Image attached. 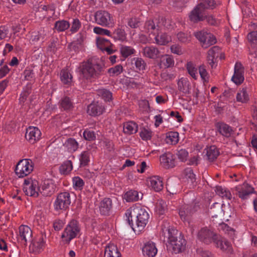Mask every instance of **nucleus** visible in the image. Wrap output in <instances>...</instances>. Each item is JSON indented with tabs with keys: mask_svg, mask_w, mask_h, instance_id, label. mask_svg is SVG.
Segmentation results:
<instances>
[{
	"mask_svg": "<svg viewBox=\"0 0 257 257\" xmlns=\"http://www.w3.org/2000/svg\"><path fill=\"white\" fill-rule=\"evenodd\" d=\"M126 220L134 231L141 232L148 222L150 216L147 209L140 204H135L125 212Z\"/></svg>",
	"mask_w": 257,
	"mask_h": 257,
	"instance_id": "f257e3e1",
	"label": "nucleus"
},
{
	"mask_svg": "<svg viewBox=\"0 0 257 257\" xmlns=\"http://www.w3.org/2000/svg\"><path fill=\"white\" fill-rule=\"evenodd\" d=\"M162 231L165 235L167 234L168 249L175 253L181 252L185 250L186 245V240L177 229L168 228L165 230L162 228Z\"/></svg>",
	"mask_w": 257,
	"mask_h": 257,
	"instance_id": "f03ea898",
	"label": "nucleus"
},
{
	"mask_svg": "<svg viewBox=\"0 0 257 257\" xmlns=\"http://www.w3.org/2000/svg\"><path fill=\"white\" fill-rule=\"evenodd\" d=\"M80 68L83 77L87 79L97 77L101 74L103 69L95 58H90L87 61L83 62Z\"/></svg>",
	"mask_w": 257,
	"mask_h": 257,
	"instance_id": "7ed1b4c3",
	"label": "nucleus"
},
{
	"mask_svg": "<svg viewBox=\"0 0 257 257\" xmlns=\"http://www.w3.org/2000/svg\"><path fill=\"white\" fill-rule=\"evenodd\" d=\"M80 228L78 222L75 220H71L64 229L61 235L64 243L69 244L70 241L79 234Z\"/></svg>",
	"mask_w": 257,
	"mask_h": 257,
	"instance_id": "20e7f679",
	"label": "nucleus"
},
{
	"mask_svg": "<svg viewBox=\"0 0 257 257\" xmlns=\"http://www.w3.org/2000/svg\"><path fill=\"white\" fill-rule=\"evenodd\" d=\"M95 23L104 27H111L113 26V20L112 15L107 11L99 10L94 14Z\"/></svg>",
	"mask_w": 257,
	"mask_h": 257,
	"instance_id": "39448f33",
	"label": "nucleus"
},
{
	"mask_svg": "<svg viewBox=\"0 0 257 257\" xmlns=\"http://www.w3.org/2000/svg\"><path fill=\"white\" fill-rule=\"evenodd\" d=\"M33 168V163L31 160L22 159L17 164L15 173L19 178H23L29 175L32 172Z\"/></svg>",
	"mask_w": 257,
	"mask_h": 257,
	"instance_id": "423d86ee",
	"label": "nucleus"
},
{
	"mask_svg": "<svg viewBox=\"0 0 257 257\" xmlns=\"http://www.w3.org/2000/svg\"><path fill=\"white\" fill-rule=\"evenodd\" d=\"M195 36L200 41L202 47L204 48L209 47L217 42L216 38L213 34L204 30L195 33Z\"/></svg>",
	"mask_w": 257,
	"mask_h": 257,
	"instance_id": "0eeeda50",
	"label": "nucleus"
},
{
	"mask_svg": "<svg viewBox=\"0 0 257 257\" xmlns=\"http://www.w3.org/2000/svg\"><path fill=\"white\" fill-rule=\"evenodd\" d=\"M23 191L27 196L37 197L39 196V191H40L38 182L36 180H33L31 179L25 180Z\"/></svg>",
	"mask_w": 257,
	"mask_h": 257,
	"instance_id": "6e6552de",
	"label": "nucleus"
},
{
	"mask_svg": "<svg viewBox=\"0 0 257 257\" xmlns=\"http://www.w3.org/2000/svg\"><path fill=\"white\" fill-rule=\"evenodd\" d=\"M71 203L70 195L68 192L59 193L54 202V208L56 210H65Z\"/></svg>",
	"mask_w": 257,
	"mask_h": 257,
	"instance_id": "1a4fd4ad",
	"label": "nucleus"
},
{
	"mask_svg": "<svg viewBox=\"0 0 257 257\" xmlns=\"http://www.w3.org/2000/svg\"><path fill=\"white\" fill-rule=\"evenodd\" d=\"M217 234L212 230L204 227L201 228L197 233V238L201 241L206 244H209L214 241V238Z\"/></svg>",
	"mask_w": 257,
	"mask_h": 257,
	"instance_id": "9d476101",
	"label": "nucleus"
},
{
	"mask_svg": "<svg viewBox=\"0 0 257 257\" xmlns=\"http://www.w3.org/2000/svg\"><path fill=\"white\" fill-rule=\"evenodd\" d=\"M202 7L203 5L198 4L191 11L189 16V20L191 22L196 23L205 19Z\"/></svg>",
	"mask_w": 257,
	"mask_h": 257,
	"instance_id": "9b49d317",
	"label": "nucleus"
},
{
	"mask_svg": "<svg viewBox=\"0 0 257 257\" xmlns=\"http://www.w3.org/2000/svg\"><path fill=\"white\" fill-rule=\"evenodd\" d=\"M19 234L18 237V240L26 244L28 241L32 240V231L27 225H21L19 228Z\"/></svg>",
	"mask_w": 257,
	"mask_h": 257,
	"instance_id": "f8f14e48",
	"label": "nucleus"
},
{
	"mask_svg": "<svg viewBox=\"0 0 257 257\" xmlns=\"http://www.w3.org/2000/svg\"><path fill=\"white\" fill-rule=\"evenodd\" d=\"M235 190L238 197L242 200L246 199L249 195L254 192V188L246 183L236 186Z\"/></svg>",
	"mask_w": 257,
	"mask_h": 257,
	"instance_id": "ddd939ff",
	"label": "nucleus"
},
{
	"mask_svg": "<svg viewBox=\"0 0 257 257\" xmlns=\"http://www.w3.org/2000/svg\"><path fill=\"white\" fill-rule=\"evenodd\" d=\"M214 243L217 248L222 251L229 254L233 253V250L230 243L226 239L219 236L218 235L214 238Z\"/></svg>",
	"mask_w": 257,
	"mask_h": 257,
	"instance_id": "4468645a",
	"label": "nucleus"
},
{
	"mask_svg": "<svg viewBox=\"0 0 257 257\" xmlns=\"http://www.w3.org/2000/svg\"><path fill=\"white\" fill-rule=\"evenodd\" d=\"M41 136V132L37 127L30 126L26 130V139L32 144L38 141L40 139Z\"/></svg>",
	"mask_w": 257,
	"mask_h": 257,
	"instance_id": "2eb2a0df",
	"label": "nucleus"
},
{
	"mask_svg": "<svg viewBox=\"0 0 257 257\" xmlns=\"http://www.w3.org/2000/svg\"><path fill=\"white\" fill-rule=\"evenodd\" d=\"M160 164L165 169H170L175 166V156L171 153H166L160 157Z\"/></svg>",
	"mask_w": 257,
	"mask_h": 257,
	"instance_id": "dca6fc26",
	"label": "nucleus"
},
{
	"mask_svg": "<svg viewBox=\"0 0 257 257\" xmlns=\"http://www.w3.org/2000/svg\"><path fill=\"white\" fill-rule=\"evenodd\" d=\"M220 48L215 46L210 48L208 51L207 60L208 64L212 68H215L217 64L216 59L219 57Z\"/></svg>",
	"mask_w": 257,
	"mask_h": 257,
	"instance_id": "f3484780",
	"label": "nucleus"
},
{
	"mask_svg": "<svg viewBox=\"0 0 257 257\" xmlns=\"http://www.w3.org/2000/svg\"><path fill=\"white\" fill-rule=\"evenodd\" d=\"M56 185L54 181L51 179H47L44 181L42 185L40 192L43 196H50L52 195L56 191Z\"/></svg>",
	"mask_w": 257,
	"mask_h": 257,
	"instance_id": "a211bd4d",
	"label": "nucleus"
},
{
	"mask_svg": "<svg viewBox=\"0 0 257 257\" xmlns=\"http://www.w3.org/2000/svg\"><path fill=\"white\" fill-rule=\"evenodd\" d=\"M104 109V106L98 101L92 102L87 107V112L91 116H96L101 114Z\"/></svg>",
	"mask_w": 257,
	"mask_h": 257,
	"instance_id": "6ab92c4d",
	"label": "nucleus"
},
{
	"mask_svg": "<svg viewBox=\"0 0 257 257\" xmlns=\"http://www.w3.org/2000/svg\"><path fill=\"white\" fill-rule=\"evenodd\" d=\"M142 251L144 255L148 257H154L156 255L158 250L155 243L149 241L144 244Z\"/></svg>",
	"mask_w": 257,
	"mask_h": 257,
	"instance_id": "aec40b11",
	"label": "nucleus"
},
{
	"mask_svg": "<svg viewBox=\"0 0 257 257\" xmlns=\"http://www.w3.org/2000/svg\"><path fill=\"white\" fill-rule=\"evenodd\" d=\"M144 56L152 59H155L159 57L160 53L159 50L153 46H146L142 50Z\"/></svg>",
	"mask_w": 257,
	"mask_h": 257,
	"instance_id": "412c9836",
	"label": "nucleus"
},
{
	"mask_svg": "<svg viewBox=\"0 0 257 257\" xmlns=\"http://www.w3.org/2000/svg\"><path fill=\"white\" fill-rule=\"evenodd\" d=\"M148 183L152 189L156 192L162 190L163 188L162 179L158 176L150 177L148 179Z\"/></svg>",
	"mask_w": 257,
	"mask_h": 257,
	"instance_id": "4be33fe9",
	"label": "nucleus"
},
{
	"mask_svg": "<svg viewBox=\"0 0 257 257\" xmlns=\"http://www.w3.org/2000/svg\"><path fill=\"white\" fill-rule=\"evenodd\" d=\"M178 89L183 94L190 93L191 85L189 80L186 78H181L177 82Z\"/></svg>",
	"mask_w": 257,
	"mask_h": 257,
	"instance_id": "5701e85b",
	"label": "nucleus"
},
{
	"mask_svg": "<svg viewBox=\"0 0 257 257\" xmlns=\"http://www.w3.org/2000/svg\"><path fill=\"white\" fill-rule=\"evenodd\" d=\"M174 60L172 55H163L160 58L159 66L160 68H168L174 66Z\"/></svg>",
	"mask_w": 257,
	"mask_h": 257,
	"instance_id": "b1692460",
	"label": "nucleus"
},
{
	"mask_svg": "<svg viewBox=\"0 0 257 257\" xmlns=\"http://www.w3.org/2000/svg\"><path fill=\"white\" fill-rule=\"evenodd\" d=\"M144 29L145 32L154 36L158 33L160 27L158 25H156L153 20H149L145 23Z\"/></svg>",
	"mask_w": 257,
	"mask_h": 257,
	"instance_id": "393cba45",
	"label": "nucleus"
},
{
	"mask_svg": "<svg viewBox=\"0 0 257 257\" xmlns=\"http://www.w3.org/2000/svg\"><path fill=\"white\" fill-rule=\"evenodd\" d=\"M104 257H121L116 245L109 244L105 247Z\"/></svg>",
	"mask_w": 257,
	"mask_h": 257,
	"instance_id": "a878e982",
	"label": "nucleus"
},
{
	"mask_svg": "<svg viewBox=\"0 0 257 257\" xmlns=\"http://www.w3.org/2000/svg\"><path fill=\"white\" fill-rule=\"evenodd\" d=\"M112 207V202L110 199L106 198L101 201L100 204L99 210L101 214L108 215Z\"/></svg>",
	"mask_w": 257,
	"mask_h": 257,
	"instance_id": "bb28decb",
	"label": "nucleus"
},
{
	"mask_svg": "<svg viewBox=\"0 0 257 257\" xmlns=\"http://www.w3.org/2000/svg\"><path fill=\"white\" fill-rule=\"evenodd\" d=\"M205 151L207 158L211 162L216 160L219 155V152L215 146H211L207 148Z\"/></svg>",
	"mask_w": 257,
	"mask_h": 257,
	"instance_id": "cd10ccee",
	"label": "nucleus"
},
{
	"mask_svg": "<svg viewBox=\"0 0 257 257\" xmlns=\"http://www.w3.org/2000/svg\"><path fill=\"white\" fill-rule=\"evenodd\" d=\"M155 36L156 43L160 45H165L171 41V38L165 33H161L159 31Z\"/></svg>",
	"mask_w": 257,
	"mask_h": 257,
	"instance_id": "c85d7f7f",
	"label": "nucleus"
},
{
	"mask_svg": "<svg viewBox=\"0 0 257 257\" xmlns=\"http://www.w3.org/2000/svg\"><path fill=\"white\" fill-rule=\"evenodd\" d=\"M218 130L221 135L226 138L229 137L233 132L231 127L228 124L224 123L218 124Z\"/></svg>",
	"mask_w": 257,
	"mask_h": 257,
	"instance_id": "c756f323",
	"label": "nucleus"
},
{
	"mask_svg": "<svg viewBox=\"0 0 257 257\" xmlns=\"http://www.w3.org/2000/svg\"><path fill=\"white\" fill-rule=\"evenodd\" d=\"M236 101L242 103H247L249 100V96L246 91V88H243L239 89L237 92L236 96Z\"/></svg>",
	"mask_w": 257,
	"mask_h": 257,
	"instance_id": "7c9ffc66",
	"label": "nucleus"
},
{
	"mask_svg": "<svg viewBox=\"0 0 257 257\" xmlns=\"http://www.w3.org/2000/svg\"><path fill=\"white\" fill-rule=\"evenodd\" d=\"M64 146L68 152L73 153L78 149L79 145L74 139L70 138L66 140Z\"/></svg>",
	"mask_w": 257,
	"mask_h": 257,
	"instance_id": "2f4dec72",
	"label": "nucleus"
},
{
	"mask_svg": "<svg viewBox=\"0 0 257 257\" xmlns=\"http://www.w3.org/2000/svg\"><path fill=\"white\" fill-rule=\"evenodd\" d=\"M179 215L184 222L189 223L191 217L193 215L186 205H184L179 210Z\"/></svg>",
	"mask_w": 257,
	"mask_h": 257,
	"instance_id": "473e14b6",
	"label": "nucleus"
},
{
	"mask_svg": "<svg viewBox=\"0 0 257 257\" xmlns=\"http://www.w3.org/2000/svg\"><path fill=\"white\" fill-rule=\"evenodd\" d=\"M138 131L137 124L133 121H129L124 123L123 132L128 135L136 133Z\"/></svg>",
	"mask_w": 257,
	"mask_h": 257,
	"instance_id": "72a5a7b5",
	"label": "nucleus"
},
{
	"mask_svg": "<svg viewBox=\"0 0 257 257\" xmlns=\"http://www.w3.org/2000/svg\"><path fill=\"white\" fill-rule=\"evenodd\" d=\"M179 141V134L176 132H170L166 134V142L168 144L175 145Z\"/></svg>",
	"mask_w": 257,
	"mask_h": 257,
	"instance_id": "f704fd0d",
	"label": "nucleus"
},
{
	"mask_svg": "<svg viewBox=\"0 0 257 257\" xmlns=\"http://www.w3.org/2000/svg\"><path fill=\"white\" fill-rule=\"evenodd\" d=\"M111 37L115 40L124 41L126 39V34L124 30L117 28L114 30Z\"/></svg>",
	"mask_w": 257,
	"mask_h": 257,
	"instance_id": "c9c22d12",
	"label": "nucleus"
},
{
	"mask_svg": "<svg viewBox=\"0 0 257 257\" xmlns=\"http://www.w3.org/2000/svg\"><path fill=\"white\" fill-rule=\"evenodd\" d=\"M96 44L97 47L103 52H104V50L105 48H107L108 46H113L108 40L102 37H98L97 38Z\"/></svg>",
	"mask_w": 257,
	"mask_h": 257,
	"instance_id": "e433bc0d",
	"label": "nucleus"
},
{
	"mask_svg": "<svg viewBox=\"0 0 257 257\" xmlns=\"http://www.w3.org/2000/svg\"><path fill=\"white\" fill-rule=\"evenodd\" d=\"M60 78L64 84L69 85L72 82V76L68 70H62L60 73Z\"/></svg>",
	"mask_w": 257,
	"mask_h": 257,
	"instance_id": "4c0bfd02",
	"label": "nucleus"
},
{
	"mask_svg": "<svg viewBox=\"0 0 257 257\" xmlns=\"http://www.w3.org/2000/svg\"><path fill=\"white\" fill-rule=\"evenodd\" d=\"M90 153L88 151H83L79 156L80 166H87L90 161Z\"/></svg>",
	"mask_w": 257,
	"mask_h": 257,
	"instance_id": "58836bf2",
	"label": "nucleus"
},
{
	"mask_svg": "<svg viewBox=\"0 0 257 257\" xmlns=\"http://www.w3.org/2000/svg\"><path fill=\"white\" fill-rule=\"evenodd\" d=\"M60 106L64 110H70L73 107V102L70 98L65 96L61 99L60 101Z\"/></svg>",
	"mask_w": 257,
	"mask_h": 257,
	"instance_id": "ea45409f",
	"label": "nucleus"
},
{
	"mask_svg": "<svg viewBox=\"0 0 257 257\" xmlns=\"http://www.w3.org/2000/svg\"><path fill=\"white\" fill-rule=\"evenodd\" d=\"M120 52L122 56L126 58L134 54L136 52V50L131 46L121 45L120 48Z\"/></svg>",
	"mask_w": 257,
	"mask_h": 257,
	"instance_id": "a19ab883",
	"label": "nucleus"
},
{
	"mask_svg": "<svg viewBox=\"0 0 257 257\" xmlns=\"http://www.w3.org/2000/svg\"><path fill=\"white\" fill-rule=\"evenodd\" d=\"M215 192L217 194L223 198L227 199H231L232 195L231 193L227 189L222 188L221 186H217L216 187Z\"/></svg>",
	"mask_w": 257,
	"mask_h": 257,
	"instance_id": "79ce46f5",
	"label": "nucleus"
},
{
	"mask_svg": "<svg viewBox=\"0 0 257 257\" xmlns=\"http://www.w3.org/2000/svg\"><path fill=\"white\" fill-rule=\"evenodd\" d=\"M124 198L127 202L138 201L139 199L138 192L135 190L128 191L124 194Z\"/></svg>",
	"mask_w": 257,
	"mask_h": 257,
	"instance_id": "37998d69",
	"label": "nucleus"
},
{
	"mask_svg": "<svg viewBox=\"0 0 257 257\" xmlns=\"http://www.w3.org/2000/svg\"><path fill=\"white\" fill-rule=\"evenodd\" d=\"M70 27L69 23L65 20L58 21L55 22V28L58 32H63L68 29Z\"/></svg>",
	"mask_w": 257,
	"mask_h": 257,
	"instance_id": "c03bdc74",
	"label": "nucleus"
},
{
	"mask_svg": "<svg viewBox=\"0 0 257 257\" xmlns=\"http://www.w3.org/2000/svg\"><path fill=\"white\" fill-rule=\"evenodd\" d=\"M97 95L105 101H109L112 100V93L107 89H99L97 91Z\"/></svg>",
	"mask_w": 257,
	"mask_h": 257,
	"instance_id": "a18cd8bd",
	"label": "nucleus"
},
{
	"mask_svg": "<svg viewBox=\"0 0 257 257\" xmlns=\"http://www.w3.org/2000/svg\"><path fill=\"white\" fill-rule=\"evenodd\" d=\"M32 84L31 83L28 84L25 88H24L23 91L21 94L20 97V102L21 103H24L26 100L27 97L31 93L32 90Z\"/></svg>",
	"mask_w": 257,
	"mask_h": 257,
	"instance_id": "49530a36",
	"label": "nucleus"
},
{
	"mask_svg": "<svg viewBox=\"0 0 257 257\" xmlns=\"http://www.w3.org/2000/svg\"><path fill=\"white\" fill-rule=\"evenodd\" d=\"M186 68L190 76L194 79H197V69L195 65L192 62H188L186 64Z\"/></svg>",
	"mask_w": 257,
	"mask_h": 257,
	"instance_id": "de8ad7c7",
	"label": "nucleus"
},
{
	"mask_svg": "<svg viewBox=\"0 0 257 257\" xmlns=\"http://www.w3.org/2000/svg\"><path fill=\"white\" fill-rule=\"evenodd\" d=\"M184 175L185 179L188 181V183L191 184L196 181L195 175L194 174L193 170L191 168H187L184 170Z\"/></svg>",
	"mask_w": 257,
	"mask_h": 257,
	"instance_id": "09e8293b",
	"label": "nucleus"
},
{
	"mask_svg": "<svg viewBox=\"0 0 257 257\" xmlns=\"http://www.w3.org/2000/svg\"><path fill=\"white\" fill-rule=\"evenodd\" d=\"M199 4L203 5L202 9L204 10L205 9H214L218 5H220L221 3L219 1L217 3L214 0H205L204 2Z\"/></svg>",
	"mask_w": 257,
	"mask_h": 257,
	"instance_id": "8fccbe9b",
	"label": "nucleus"
},
{
	"mask_svg": "<svg viewBox=\"0 0 257 257\" xmlns=\"http://www.w3.org/2000/svg\"><path fill=\"white\" fill-rule=\"evenodd\" d=\"M219 229L222 230L224 233L228 234L231 237H233L235 234V230L225 223L219 224Z\"/></svg>",
	"mask_w": 257,
	"mask_h": 257,
	"instance_id": "3c124183",
	"label": "nucleus"
},
{
	"mask_svg": "<svg viewBox=\"0 0 257 257\" xmlns=\"http://www.w3.org/2000/svg\"><path fill=\"white\" fill-rule=\"evenodd\" d=\"M167 209L166 202L163 200H159L157 201L156 205V211L160 215L165 213Z\"/></svg>",
	"mask_w": 257,
	"mask_h": 257,
	"instance_id": "603ef678",
	"label": "nucleus"
},
{
	"mask_svg": "<svg viewBox=\"0 0 257 257\" xmlns=\"http://www.w3.org/2000/svg\"><path fill=\"white\" fill-rule=\"evenodd\" d=\"M198 70L200 77L203 82H208L209 81V75L205 68V66L203 65H200L198 68Z\"/></svg>",
	"mask_w": 257,
	"mask_h": 257,
	"instance_id": "864d4df0",
	"label": "nucleus"
},
{
	"mask_svg": "<svg viewBox=\"0 0 257 257\" xmlns=\"http://www.w3.org/2000/svg\"><path fill=\"white\" fill-rule=\"evenodd\" d=\"M73 186L76 190H81L84 185L83 180L79 177H74L72 179Z\"/></svg>",
	"mask_w": 257,
	"mask_h": 257,
	"instance_id": "5fc2aeb1",
	"label": "nucleus"
},
{
	"mask_svg": "<svg viewBox=\"0 0 257 257\" xmlns=\"http://www.w3.org/2000/svg\"><path fill=\"white\" fill-rule=\"evenodd\" d=\"M73 168L72 163L71 161L68 160L65 162L60 167L61 173L66 174L70 172Z\"/></svg>",
	"mask_w": 257,
	"mask_h": 257,
	"instance_id": "6e6d98bb",
	"label": "nucleus"
},
{
	"mask_svg": "<svg viewBox=\"0 0 257 257\" xmlns=\"http://www.w3.org/2000/svg\"><path fill=\"white\" fill-rule=\"evenodd\" d=\"M135 65L136 68L139 71H143L145 70L146 63L145 61L141 58H134Z\"/></svg>",
	"mask_w": 257,
	"mask_h": 257,
	"instance_id": "4d7b16f0",
	"label": "nucleus"
},
{
	"mask_svg": "<svg viewBox=\"0 0 257 257\" xmlns=\"http://www.w3.org/2000/svg\"><path fill=\"white\" fill-rule=\"evenodd\" d=\"M23 76L25 80L33 81L35 80V75L33 70L27 68L23 72Z\"/></svg>",
	"mask_w": 257,
	"mask_h": 257,
	"instance_id": "13d9d810",
	"label": "nucleus"
},
{
	"mask_svg": "<svg viewBox=\"0 0 257 257\" xmlns=\"http://www.w3.org/2000/svg\"><path fill=\"white\" fill-rule=\"evenodd\" d=\"M93 32L94 33L97 35L103 36L105 35L109 37L112 36L111 32L109 30L99 27H95L93 28Z\"/></svg>",
	"mask_w": 257,
	"mask_h": 257,
	"instance_id": "bf43d9fd",
	"label": "nucleus"
},
{
	"mask_svg": "<svg viewBox=\"0 0 257 257\" xmlns=\"http://www.w3.org/2000/svg\"><path fill=\"white\" fill-rule=\"evenodd\" d=\"M45 242L43 237H39L36 241L33 242V247L36 251H40L44 246Z\"/></svg>",
	"mask_w": 257,
	"mask_h": 257,
	"instance_id": "052dcab7",
	"label": "nucleus"
},
{
	"mask_svg": "<svg viewBox=\"0 0 257 257\" xmlns=\"http://www.w3.org/2000/svg\"><path fill=\"white\" fill-rule=\"evenodd\" d=\"M140 108L143 111L149 112L151 111L149 102L146 99L141 100L139 101Z\"/></svg>",
	"mask_w": 257,
	"mask_h": 257,
	"instance_id": "680f3d73",
	"label": "nucleus"
},
{
	"mask_svg": "<svg viewBox=\"0 0 257 257\" xmlns=\"http://www.w3.org/2000/svg\"><path fill=\"white\" fill-rule=\"evenodd\" d=\"M123 68L121 65H117L113 67L109 68L108 72L111 76L118 75L122 72Z\"/></svg>",
	"mask_w": 257,
	"mask_h": 257,
	"instance_id": "e2e57ef3",
	"label": "nucleus"
},
{
	"mask_svg": "<svg viewBox=\"0 0 257 257\" xmlns=\"http://www.w3.org/2000/svg\"><path fill=\"white\" fill-rule=\"evenodd\" d=\"M140 136L142 140L148 141L152 138V132L149 130L143 128L140 133Z\"/></svg>",
	"mask_w": 257,
	"mask_h": 257,
	"instance_id": "0e129e2a",
	"label": "nucleus"
},
{
	"mask_svg": "<svg viewBox=\"0 0 257 257\" xmlns=\"http://www.w3.org/2000/svg\"><path fill=\"white\" fill-rule=\"evenodd\" d=\"M185 205L187 206L192 214L197 211L200 208L199 203L196 200L193 201L190 204Z\"/></svg>",
	"mask_w": 257,
	"mask_h": 257,
	"instance_id": "69168bd1",
	"label": "nucleus"
},
{
	"mask_svg": "<svg viewBox=\"0 0 257 257\" xmlns=\"http://www.w3.org/2000/svg\"><path fill=\"white\" fill-rule=\"evenodd\" d=\"M177 155L181 161L185 162L188 157V153L185 149H181L178 151Z\"/></svg>",
	"mask_w": 257,
	"mask_h": 257,
	"instance_id": "338daca9",
	"label": "nucleus"
},
{
	"mask_svg": "<svg viewBox=\"0 0 257 257\" xmlns=\"http://www.w3.org/2000/svg\"><path fill=\"white\" fill-rule=\"evenodd\" d=\"M247 38L251 44H257V31L251 32L247 35Z\"/></svg>",
	"mask_w": 257,
	"mask_h": 257,
	"instance_id": "774afa93",
	"label": "nucleus"
}]
</instances>
